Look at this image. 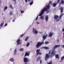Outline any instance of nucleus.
<instances>
[{
  "label": "nucleus",
  "instance_id": "f257e3e1",
  "mask_svg": "<svg viewBox=\"0 0 64 64\" xmlns=\"http://www.w3.org/2000/svg\"><path fill=\"white\" fill-rule=\"evenodd\" d=\"M58 47H60V45H56L54 47L52 50L49 51V54L50 53L51 54V56H50V57H53L55 55V52H54L55 50L54 49L56 48H57Z\"/></svg>",
  "mask_w": 64,
  "mask_h": 64
},
{
  "label": "nucleus",
  "instance_id": "f03ea898",
  "mask_svg": "<svg viewBox=\"0 0 64 64\" xmlns=\"http://www.w3.org/2000/svg\"><path fill=\"white\" fill-rule=\"evenodd\" d=\"M43 44H44V41L41 42H38L36 46V48H38Z\"/></svg>",
  "mask_w": 64,
  "mask_h": 64
},
{
  "label": "nucleus",
  "instance_id": "7ed1b4c3",
  "mask_svg": "<svg viewBox=\"0 0 64 64\" xmlns=\"http://www.w3.org/2000/svg\"><path fill=\"white\" fill-rule=\"evenodd\" d=\"M24 61L25 64H28L27 62H29L30 61V60L28 59L27 58H24Z\"/></svg>",
  "mask_w": 64,
  "mask_h": 64
},
{
  "label": "nucleus",
  "instance_id": "20e7f679",
  "mask_svg": "<svg viewBox=\"0 0 64 64\" xmlns=\"http://www.w3.org/2000/svg\"><path fill=\"white\" fill-rule=\"evenodd\" d=\"M50 56H51V54L50 53L49 54V52L48 53V54H46L45 58H45V60L46 61L47 60V59H48L49 57H51Z\"/></svg>",
  "mask_w": 64,
  "mask_h": 64
},
{
  "label": "nucleus",
  "instance_id": "39448f33",
  "mask_svg": "<svg viewBox=\"0 0 64 64\" xmlns=\"http://www.w3.org/2000/svg\"><path fill=\"white\" fill-rule=\"evenodd\" d=\"M46 8L45 7H44L43 9L44 10V11H48V9H49L50 8V6H46Z\"/></svg>",
  "mask_w": 64,
  "mask_h": 64
},
{
  "label": "nucleus",
  "instance_id": "423d86ee",
  "mask_svg": "<svg viewBox=\"0 0 64 64\" xmlns=\"http://www.w3.org/2000/svg\"><path fill=\"white\" fill-rule=\"evenodd\" d=\"M40 49H37L36 50V56H38V54L39 55H42V53H41V52H40Z\"/></svg>",
  "mask_w": 64,
  "mask_h": 64
},
{
  "label": "nucleus",
  "instance_id": "0eeeda50",
  "mask_svg": "<svg viewBox=\"0 0 64 64\" xmlns=\"http://www.w3.org/2000/svg\"><path fill=\"white\" fill-rule=\"evenodd\" d=\"M33 29L32 32L33 33H34L35 34H37V33H38V32L36 30V29H34V28H33Z\"/></svg>",
  "mask_w": 64,
  "mask_h": 64
},
{
  "label": "nucleus",
  "instance_id": "6e6552de",
  "mask_svg": "<svg viewBox=\"0 0 64 64\" xmlns=\"http://www.w3.org/2000/svg\"><path fill=\"white\" fill-rule=\"evenodd\" d=\"M16 42L17 43L16 45H20V44H21V43H22V41H21V40H20V39H19L18 40H17Z\"/></svg>",
  "mask_w": 64,
  "mask_h": 64
},
{
  "label": "nucleus",
  "instance_id": "1a4fd4ad",
  "mask_svg": "<svg viewBox=\"0 0 64 64\" xmlns=\"http://www.w3.org/2000/svg\"><path fill=\"white\" fill-rule=\"evenodd\" d=\"M44 11L43 9L41 11V12L39 14V16H41L42 15H43V13H44Z\"/></svg>",
  "mask_w": 64,
  "mask_h": 64
},
{
  "label": "nucleus",
  "instance_id": "9d476101",
  "mask_svg": "<svg viewBox=\"0 0 64 64\" xmlns=\"http://www.w3.org/2000/svg\"><path fill=\"white\" fill-rule=\"evenodd\" d=\"M30 54V52H26L24 57H26V56H29Z\"/></svg>",
  "mask_w": 64,
  "mask_h": 64
},
{
  "label": "nucleus",
  "instance_id": "9b49d317",
  "mask_svg": "<svg viewBox=\"0 0 64 64\" xmlns=\"http://www.w3.org/2000/svg\"><path fill=\"white\" fill-rule=\"evenodd\" d=\"M47 36V34H46L45 36L44 35L43 36H42V38L44 40H45V39H46V38Z\"/></svg>",
  "mask_w": 64,
  "mask_h": 64
},
{
  "label": "nucleus",
  "instance_id": "f8f14e48",
  "mask_svg": "<svg viewBox=\"0 0 64 64\" xmlns=\"http://www.w3.org/2000/svg\"><path fill=\"white\" fill-rule=\"evenodd\" d=\"M53 32H50V33L49 35V36L50 37H52V36L53 35Z\"/></svg>",
  "mask_w": 64,
  "mask_h": 64
},
{
  "label": "nucleus",
  "instance_id": "ddd939ff",
  "mask_svg": "<svg viewBox=\"0 0 64 64\" xmlns=\"http://www.w3.org/2000/svg\"><path fill=\"white\" fill-rule=\"evenodd\" d=\"M60 13H62L63 12V8L61 7L60 8Z\"/></svg>",
  "mask_w": 64,
  "mask_h": 64
},
{
  "label": "nucleus",
  "instance_id": "4468645a",
  "mask_svg": "<svg viewBox=\"0 0 64 64\" xmlns=\"http://www.w3.org/2000/svg\"><path fill=\"white\" fill-rule=\"evenodd\" d=\"M45 19L46 20V21H48V15L46 16Z\"/></svg>",
  "mask_w": 64,
  "mask_h": 64
},
{
  "label": "nucleus",
  "instance_id": "2eb2a0df",
  "mask_svg": "<svg viewBox=\"0 0 64 64\" xmlns=\"http://www.w3.org/2000/svg\"><path fill=\"white\" fill-rule=\"evenodd\" d=\"M58 16L57 15H55L54 16V19L56 20L57 19V18H58Z\"/></svg>",
  "mask_w": 64,
  "mask_h": 64
},
{
  "label": "nucleus",
  "instance_id": "dca6fc26",
  "mask_svg": "<svg viewBox=\"0 0 64 64\" xmlns=\"http://www.w3.org/2000/svg\"><path fill=\"white\" fill-rule=\"evenodd\" d=\"M41 59V57L40 56H38V58L37 60H36V62H38Z\"/></svg>",
  "mask_w": 64,
  "mask_h": 64
},
{
  "label": "nucleus",
  "instance_id": "f3484780",
  "mask_svg": "<svg viewBox=\"0 0 64 64\" xmlns=\"http://www.w3.org/2000/svg\"><path fill=\"white\" fill-rule=\"evenodd\" d=\"M57 3H54L52 5L53 7H56V5H57Z\"/></svg>",
  "mask_w": 64,
  "mask_h": 64
},
{
  "label": "nucleus",
  "instance_id": "a211bd4d",
  "mask_svg": "<svg viewBox=\"0 0 64 64\" xmlns=\"http://www.w3.org/2000/svg\"><path fill=\"white\" fill-rule=\"evenodd\" d=\"M63 15H64V14H63V13L61 14H60V16L58 18V19H60V18H61V17H62V16H63Z\"/></svg>",
  "mask_w": 64,
  "mask_h": 64
},
{
  "label": "nucleus",
  "instance_id": "6ab92c4d",
  "mask_svg": "<svg viewBox=\"0 0 64 64\" xmlns=\"http://www.w3.org/2000/svg\"><path fill=\"white\" fill-rule=\"evenodd\" d=\"M60 4H62V5H63L64 4V2L63 0H62L61 1Z\"/></svg>",
  "mask_w": 64,
  "mask_h": 64
},
{
  "label": "nucleus",
  "instance_id": "aec40b11",
  "mask_svg": "<svg viewBox=\"0 0 64 64\" xmlns=\"http://www.w3.org/2000/svg\"><path fill=\"white\" fill-rule=\"evenodd\" d=\"M7 8H8V7L7 6H5L4 8V11H5L6 10H7Z\"/></svg>",
  "mask_w": 64,
  "mask_h": 64
},
{
  "label": "nucleus",
  "instance_id": "412c9836",
  "mask_svg": "<svg viewBox=\"0 0 64 64\" xmlns=\"http://www.w3.org/2000/svg\"><path fill=\"white\" fill-rule=\"evenodd\" d=\"M38 16H39V15H38L37 17L36 18V19H34V22L35 21V20H36V21H37V19H38Z\"/></svg>",
  "mask_w": 64,
  "mask_h": 64
},
{
  "label": "nucleus",
  "instance_id": "4be33fe9",
  "mask_svg": "<svg viewBox=\"0 0 64 64\" xmlns=\"http://www.w3.org/2000/svg\"><path fill=\"white\" fill-rule=\"evenodd\" d=\"M43 48H44L46 49V50L49 49V48L48 47H47L46 46L44 47Z\"/></svg>",
  "mask_w": 64,
  "mask_h": 64
},
{
  "label": "nucleus",
  "instance_id": "5701e85b",
  "mask_svg": "<svg viewBox=\"0 0 64 64\" xmlns=\"http://www.w3.org/2000/svg\"><path fill=\"white\" fill-rule=\"evenodd\" d=\"M17 50V48H16L14 51V55H15L16 54V53L17 52V51H16V50Z\"/></svg>",
  "mask_w": 64,
  "mask_h": 64
},
{
  "label": "nucleus",
  "instance_id": "b1692460",
  "mask_svg": "<svg viewBox=\"0 0 64 64\" xmlns=\"http://www.w3.org/2000/svg\"><path fill=\"white\" fill-rule=\"evenodd\" d=\"M10 61H12V62H13L14 61V59L13 58H12L10 60Z\"/></svg>",
  "mask_w": 64,
  "mask_h": 64
},
{
  "label": "nucleus",
  "instance_id": "393cba45",
  "mask_svg": "<svg viewBox=\"0 0 64 64\" xmlns=\"http://www.w3.org/2000/svg\"><path fill=\"white\" fill-rule=\"evenodd\" d=\"M52 61L50 60L49 63L48 62L47 64H52Z\"/></svg>",
  "mask_w": 64,
  "mask_h": 64
},
{
  "label": "nucleus",
  "instance_id": "a878e982",
  "mask_svg": "<svg viewBox=\"0 0 64 64\" xmlns=\"http://www.w3.org/2000/svg\"><path fill=\"white\" fill-rule=\"evenodd\" d=\"M55 57L56 58H59V55L58 54H56Z\"/></svg>",
  "mask_w": 64,
  "mask_h": 64
},
{
  "label": "nucleus",
  "instance_id": "bb28decb",
  "mask_svg": "<svg viewBox=\"0 0 64 64\" xmlns=\"http://www.w3.org/2000/svg\"><path fill=\"white\" fill-rule=\"evenodd\" d=\"M28 39H29V37H27L26 38V39L25 40V41H27V40H28Z\"/></svg>",
  "mask_w": 64,
  "mask_h": 64
},
{
  "label": "nucleus",
  "instance_id": "cd10ccee",
  "mask_svg": "<svg viewBox=\"0 0 64 64\" xmlns=\"http://www.w3.org/2000/svg\"><path fill=\"white\" fill-rule=\"evenodd\" d=\"M40 19H42V20H43L44 19V16H42L40 17Z\"/></svg>",
  "mask_w": 64,
  "mask_h": 64
},
{
  "label": "nucleus",
  "instance_id": "c85d7f7f",
  "mask_svg": "<svg viewBox=\"0 0 64 64\" xmlns=\"http://www.w3.org/2000/svg\"><path fill=\"white\" fill-rule=\"evenodd\" d=\"M29 45H30V43H29V42H28L27 44L26 45V46L27 47H28V46Z\"/></svg>",
  "mask_w": 64,
  "mask_h": 64
},
{
  "label": "nucleus",
  "instance_id": "c756f323",
  "mask_svg": "<svg viewBox=\"0 0 64 64\" xmlns=\"http://www.w3.org/2000/svg\"><path fill=\"white\" fill-rule=\"evenodd\" d=\"M64 56H63L62 57H61V60H63L64 59Z\"/></svg>",
  "mask_w": 64,
  "mask_h": 64
},
{
  "label": "nucleus",
  "instance_id": "7c9ffc66",
  "mask_svg": "<svg viewBox=\"0 0 64 64\" xmlns=\"http://www.w3.org/2000/svg\"><path fill=\"white\" fill-rule=\"evenodd\" d=\"M24 50V49L23 48H22L20 49V51H23Z\"/></svg>",
  "mask_w": 64,
  "mask_h": 64
},
{
  "label": "nucleus",
  "instance_id": "2f4dec72",
  "mask_svg": "<svg viewBox=\"0 0 64 64\" xmlns=\"http://www.w3.org/2000/svg\"><path fill=\"white\" fill-rule=\"evenodd\" d=\"M49 43V42H47V41H46L45 42V44H48Z\"/></svg>",
  "mask_w": 64,
  "mask_h": 64
},
{
  "label": "nucleus",
  "instance_id": "473e14b6",
  "mask_svg": "<svg viewBox=\"0 0 64 64\" xmlns=\"http://www.w3.org/2000/svg\"><path fill=\"white\" fill-rule=\"evenodd\" d=\"M33 3V1H32V2H30V5H32Z\"/></svg>",
  "mask_w": 64,
  "mask_h": 64
},
{
  "label": "nucleus",
  "instance_id": "72a5a7b5",
  "mask_svg": "<svg viewBox=\"0 0 64 64\" xmlns=\"http://www.w3.org/2000/svg\"><path fill=\"white\" fill-rule=\"evenodd\" d=\"M58 0V2H56L57 4H58L59 2H60V0Z\"/></svg>",
  "mask_w": 64,
  "mask_h": 64
},
{
  "label": "nucleus",
  "instance_id": "f704fd0d",
  "mask_svg": "<svg viewBox=\"0 0 64 64\" xmlns=\"http://www.w3.org/2000/svg\"><path fill=\"white\" fill-rule=\"evenodd\" d=\"M2 25H3V22L0 25V27H1L2 26Z\"/></svg>",
  "mask_w": 64,
  "mask_h": 64
},
{
  "label": "nucleus",
  "instance_id": "c9c22d12",
  "mask_svg": "<svg viewBox=\"0 0 64 64\" xmlns=\"http://www.w3.org/2000/svg\"><path fill=\"white\" fill-rule=\"evenodd\" d=\"M59 21V18H58V19H57L56 20V22H58Z\"/></svg>",
  "mask_w": 64,
  "mask_h": 64
},
{
  "label": "nucleus",
  "instance_id": "e433bc0d",
  "mask_svg": "<svg viewBox=\"0 0 64 64\" xmlns=\"http://www.w3.org/2000/svg\"><path fill=\"white\" fill-rule=\"evenodd\" d=\"M12 1H14L16 3V0H12Z\"/></svg>",
  "mask_w": 64,
  "mask_h": 64
},
{
  "label": "nucleus",
  "instance_id": "4c0bfd02",
  "mask_svg": "<svg viewBox=\"0 0 64 64\" xmlns=\"http://www.w3.org/2000/svg\"><path fill=\"white\" fill-rule=\"evenodd\" d=\"M20 12L22 13H24V11H22V10H20Z\"/></svg>",
  "mask_w": 64,
  "mask_h": 64
},
{
  "label": "nucleus",
  "instance_id": "58836bf2",
  "mask_svg": "<svg viewBox=\"0 0 64 64\" xmlns=\"http://www.w3.org/2000/svg\"><path fill=\"white\" fill-rule=\"evenodd\" d=\"M12 12H10V15H12Z\"/></svg>",
  "mask_w": 64,
  "mask_h": 64
},
{
  "label": "nucleus",
  "instance_id": "ea45409f",
  "mask_svg": "<svg viewBox=\"0 0 64 64\" xmlns=\"http://www.w3.org/2000/svg\"><path fill=\"white\" fill-rule=\"evenodd\" d=\"M10 7L12 9L13 8H12V5H10Z\"/></svg>",
  "mask_w": 64,
  "mask_h": 64
},
{
  "label": "nucleus",
  "instance_id": "a19ab883",
  "mask_svg": "<svg viewBox=\"0 0 64 64\" xmlns=\"http://www.w3.org/2000/svg\"><path fill=\"white\" fill-rule=\"evenodd\" d=\"M23 35H24V34H22L21 35H20V37H22L23 36Z\"/></svg>",
  "mask_w": 64,
  "mask_h": 64
},
{
  "label": "nucleus",
  "instance_id": "79ce46f5",
  "mask_svg": "<svg viewBox=\"0 0 64 64\" xmlns=\"http://www.w3.org/2000/svg\"><path fill=\"white\" fill-rule=\"evenodd\" d=\"M40 64L42 63V60H40Z\"/></svg>",
  "mask_w": 64,
  "mask_h": 64
},
{
  "label": "nucleus",
  "instance_id": "37998d69",
  "mask_svg": "<svg viewBox=\"0 0 64 64\" xmlns=\"http://www.w3.org/2000/svg\"><path fill=\"white\" fill-rule=\"evenodd\" d=\"M8 24L7 23H6V24H5L4 26H6Z\"/></svg>",
  "mask_w": 64,
  "mask_h": 64
},
{
  "label": "nucleus",
  "instance_id": "c03bdc74",
  "mask_svg": "<svg viewBox=\"0 0 64 64\" xmlns=\"http://www.w3.org/2000/svg\"><path fill=\"white\" fill-rule=\"evenodd\" d=\"M62 31L63 32H64V28H62Z\"/></svg>",
  "mask_w": 64,
  "mask_h": 64
},
{
  "label": "nucleus",
  "instance_id": "a18cd8bd",
  "mask_svg": "<svg viewBox=\"0 0 64 64\" xmlns=\"http://www.w3.org/2000/svg\"><path fill=\"white\" fill-rule=\"evenodd\" d=\"M49 11H47L46 12V14H48V13H49Z\"/></svg>",
  "mask_w": 64,
  "mask_h": 64
},
{
  "label": "nucleus",
  "instance_id": "49530a36",
  "mask_svg": "<svg viewBox=\"0 0 64 64\" xmlns=\"http://www.w3.org/2000/svg\"><path fill=\"white\" fill-rule=\"evenodd\" d=\"M25 2H26V3L28 2L27 0H25Z\"/></svg>",
  "mask_w": 64,
  "mask_h": 64
},
{
  "label": "nucleus",
  "instance_id": "de8ad7c7",
  "mask_svg": "<svg viewBox=\"0 0 64 64\" xmlns=\"http://www.w3.org/2000/svg\"><path fill=\"white\" fill-rule=\"evenodd\" d=\"M36 23H37V24H40V23L39 22H36Z\"/></svg>",
  "mask_w": 64,
  "mask_h": 64
},
{
  "label": "nucleus",
  "instance_id": "09e8293b",
  "mask_svg": "<svg viewBox=\"0 0 64 64\" xmlns=\"http://www.w3.org/2000/svg\"><path fill=\"white\" fill-rule=\"evenodd\" d=\"M50 4H49V3L48 4V5H47V6H49V5H50Z\"/></svg>",
  "mask_w": 64,
  "mask_h": 64
},
{
  "label": "nucleus",
  "instance_id": "8fccbe9b",
  "mask_svg": "<svg viewBox=\"0 0 64 64\" xmlns=\"http://www.w3.org/2000/svg\"><path fill=\"white\" fill-rule=\"evenodd\" d=\"M15 19H14V20H12V22H14V21H15Z\"/></svg>",
  "mask_w": 64,
  "mask_h": 64
},
{
  "label": "nucleus",
  "instance_id": "3c124183",
  "mask_svg": "<svg viewBox=\"0 0 64 64\" xmlns=\"http://www.w3.org/2000/svg\"><path fill=\"white\" fill-rule=\"evenodd\" d=\"M61 3H60V4H59V5L60 6H61Z\"/></svg>",
  "mask_w": 64,
  "mask_h": 64
},
{
  "label": "nucleus",
  "instance_id": "603ef678",
  "mask_svg": "<svg viewBox=\"0 0 64 64\" xmlns=\"http://www.w3.org/2000/svg\"><path fill=\"white\" fill-rule=\"evenodd\" d=\"M51 3V1H50V2H49V4H50Z\"/></svg>",
  "mask_w": 64,
  "mask_h": 64
},
{
  "label": "nucleus",
  "instance_id": "864d4df0",
  "mask_svg": "<svg viewBox=\"0 0 64 64\" xmlns=\"http://www.w3.org/2000/svg\"><path fill=\"white\" fill-rule=\"evenodd\" d=\"M63 35H64V32L63 33Z\"/></svg>",
  "mask_w": 64,
  "mask_h": 64
},
{
  "label": "nucleus",
  "instance_id": "5fc2aeb1",
  "mask_svg": "<svg viewBox=\"0 0 64 64\" xmlns=\"http://www.w3.org/2000/svg\"><path fill=\"white\" fill-rule=\"evenodd\" d=\"M1 2V0H0V3Z\"/></svg>",
  "mask_w": 64,
  "mask_h": 64
},
{
  "label": "nucleus",
  "instance_id": "6e6d98bb",
  "mask_svg": "<svg viewBox=\"0 0 64 64\" xmlns=\"http://www.w3.org/2000/svg\"><path fill=\"white\" fill-rule=\"evenodd\" d=\"M45 34H46V32L44 34V35H45Z\"/></svg>",
  "mask_w": 64,
  "mask_h": 64
},
{
  "label": "nucleus",
  "instance_id": "4d7b16f0",
  "mask_svg": "<svg viewBox=\"0 0 64 64\" xmlns=\"http://www.w3.org/2000/svg\"><path fill=\"white\" fill-rule=\"evenodd\" d=\"M28 1H29L30 0H28Z\"/></svg>",
  "mask_w": 64,
  "mask_h": 64
},
{
  "label": "nucleus",
  "instance_id": "13d9d810",
  "mask_svg": "<svg viewBox=\"0 0 64 64\" xmlns=\"http://www.w3.org/2000/svg\"><path fill=\"white\" fill-rule=\"evenodd\" d=\"M40 33H42V32H41Z\"/></svg>",
  "mask_w": 64,
  "mask_h": 64
},
{
  "label": "nucleus",
  "instance_id": "bf43d9fd",
  "mask_svg": "<svg viewBox=\"0 0 64 64\" xmlns=\"http://www.w3.org/2000/svg\"><path fill=\"white\" fill-rule=\"evenodd\" d=\"M23 54H24V53H23L22 54V55H23Z\"/></svg>",
  "mask_w": 64,
  "mask_h": 64
},
{
  "label": "nucleus",
  "instance_id": "052dcab7",
  "mask_svg": "<svg viewBox=\"0 0 64 64\" xmlns=\"http://www.w3.org/2000/svg\"><path fill=\"white\" fill-rule=\"evenodd\" d=\"M60 20H61V19H60Z\"/></svg>",
  "mask_w": 64,
  "mask_h": 64
}]
</instances>
